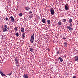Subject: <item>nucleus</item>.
<instances>
[{"mask_svg": "<svg viewBox=\"0 0 78 78\" xmlns=\"http://www.w3.org/2000/svg\"><path fill=\"white\" fill-rule=\"evenodd\" d=\"M2 30L3 32H7V31H8V26L6 25H5Z\"/></svg>", "mask_w": 78, "mask_h": 78, "instance_id": "nucleus-1", "label": "nucleus"}, {"mask_svg": "<svg viewBox=\"0 0 78 78\" xmlns=\"http://www.w3.org/2000/svg\"><path fill=\"white\" fill-rule=\"evenodd\" d=\"M34 34H33L32 35L30 39V41L31 42V43H33V42H34Z\"/></svg>", "mask_w": 78, "mask_h": 78, "instance_id": "nucleus-2", "label": "nucleus"}, {"mask_svg": "<svg viewBox=\"0 0 78 78\" xmlns=\"http://www.w3.org/2000/svg\"><path fill=\"white\" fill-rule=\"evenodd\" d=\"M50 12L51 15H54L55 14V10L53 8H51L50 9Z\"/></svg>", "mask_w": 78, "mask_h": 78, "instance_id": "nucleus-3", "label": "nucleus"}, {"mask_svg": "<svg viewBox=\"0 0 78 78\" xmlns=\"http://www.w3.org/2000/svg\"><path fill=\"white\" fill-rule=\"evenodd\" d=\"M67 28L68 30H69L70 32H72L73 31V28L70 27L69 26L67 27Z\"/></svg>", "mask_w": 78, "mask_h": 78, "instance_id": "nucleus-4", "label": "nucleus"}, {"mask_svg": "<svg viewBox=\"0 0 78 78\" xmlns=\"http://www.w3.org/2000/svg\"><path fill=\"white\" fill-rule=\"evenodd\" d=\"M10 19L12 22H15V20H15V19H14V18L13 17H12V16H11L10 17Z\"/></svg>", "mask_w": 78, "mask_h": 78, "instance_id": "nucleus-5", "label": "nucleus"}, {"mask_svg": "<svg viewBox=\"0 0 78 78\" xmlns=\"http://www.w3.org/2000/svg\"><path fill=\"white\" fill-rule=\"evenodd\" d=\"M68 6L69 5L68 4H66L65 6V9L66 10H68Z\"/></svg>", "mask_w": 78, "mask_h": 78, "instance_id": "nucleus-6", "label": "nucleus"}, {"mask_svg": "<svg viewBox=\"0 0 78 78\" xmlns=\"http://www.w3.org/2000/svg\"><path fill=\"white\" fill-rule=\"evenodd\" d=\"M25 9L26 11H29L30 9V8L28 6H27L25 8Z\"/></svg>", "mask_w": 78, "mask_h": 78, "instance_id": "nucleus-7", "label": "nucleus"}, {"mask_svg": "<svg viewBox=\"0 0 78 78\" xmlns=\"http://www.w3.org/2000/svg\"><path fill=\"white\" fill-rule=\"evenodd\" d=\"M24 78H28V76L27 75V74H25L23 75Z\"/></svg>", "mask_w": 78, "mask_h": 78, "instance_id": "nucleus-8", "label": "nucleus"}, {"mask_svg": "<svg viewBox=\"0 0 78 78\" xmlns=\"http://www.w3.org/2000/svg\"><path fill=\"white\" fill-rule=\"evenodd\" d=\"M0 74H1V75H2V76H6L5 74H3L2 72V71H0Z\"/></svg>", "mask_w": 78, "mask_h": 78, "instance_id": "nucleus-9", "label": "nucleus"}, {"mask_svg": "<svg viewBox=\"0 0 78 78\" xmlns=\"http://www.w3.org/2000/svg\"><path fill=\"white\" fill-rule=\"evenodd\" d=\"M42 22L44 23H46V19H44L42 20Z\"/></svg>", "mask_w": 78, "mask_h": 78, "instance_id": "nucleus-10", "label": "nucleus"}, {"mask_svg": "<svg viewBox=\"0 0 78 78\" xmlns=\"http://www.w3.org/2000/svg\"><path fill=\"white\" fill-rule=\"evenodd\" d=\"M24 30H25V29H24V28L23 27H22L21 28V31L22 33H23V32L24 31Z\"/></svg>", "mask_w": 78, "mask_h": 78, "instance_id": "nucleus-11", "label": "nucleus"}, {"mask_svg": "<svg viewBox=\"0 0 78 78\" xmlns=\"http://www.w3.org/2000/svg\"><path fill=\"white\" fill-rule=\"evenodd\" d=\"M78 56H75V61H78Z\"/></svg>", "mask_w": 78, "mask_h": 78, "instance_id": "nucleus-12", "label": "nucleus"}, {"mask_svg": "<svg viewBox=\"0 0 78 78\" xmlns=\"http://www.w3.org/2000/svg\"><path fill=\"white\" fill-rule=\"evenodd\" d=\"M25 33H23V34H22V36L23 39H24V38H25Z\"/></svg>", "mask_w": 78, "mask_h": 78, "instance_id": "nucleus-13", "label": "nucleus"}, {"mask_svg": "<svg viewBox=\"0 0 78 78\" xmlns=\"http://www.w3.org/2000/svg\"><path fill=\"white\" fill-rule=\"evenodd\" d=\"M64 45L65 47H67V42H66L64 43Z\"/></svg>", "mask_w": 78, "mask_h": 78, "instance_id": "nucleus-14", "label": "nucleus"}, {"mask_svg": "<svg viewBox=\"0 0 78 78\" xmlns=\"http://www.w3.org/2000/svg\"><path fill=\"white\" fill-rule=\"evenodd\" d=\"M58 59L60 60V62H62L63 61V59H62V58L61 57H59L58 58Z\"/></svg>", "mask_w": 78, "mask_h": 78, "instance_id": "nucleus-15", "label": "nucleus"}, {"mask_svg": "<svg viewBox=\"0 0 78 78\" xmlns=\"http://www.w3.org/2000/svg\"><path fill=\"white\" fill-rule=\"evenodd\" d=\"M47 22L48 23V25H49L51 23V22L50 21V20H47Z\"/></svg>", "mask_w": 78, "mask_h": 78, "instance_id": "nucleus-16", "label": "nucleus"}, {"mask_svg": "<svg viewBox=\"0 0 78 78\" xmlns=\"http://www.w3.org/2000/svg\"><path fill=\"white\" fill-rule=\"evenodd\" d=\"M58 25H61V24H62V23L61 21H59L58 22Z\"/></svg>", "mask_w": 78, "mask_h": 78, "instance_id": "nucleus-17", "label": "nucleus"}, {"mask_svg": "<svg viewBox=\"0 0 78 78\" xmlns=\"http://www.w3.org/2000/svg\"><path fill=\"white\" fill-rule=\"evenodd\" d=\"M72 20L71 19L69 20V23H72Z\"/></svg>", "mask_w": 78, "mask_h": 78, "instance_id": "nucleus-18", "label": "nucleus"}, {"mask_svg": "<svg viewBox=\"0 0 78 78\" xmlns=\"http://www.w3.org/2000/svg\"><path fill=\"white\" fill-rule=\"evenodd\" d=\"M66 20H67L66 19H64L62 21L64 22H66Z\"/></svg>", "mask_w": 78, "mask_h": 78, "instance_id": "nucleus-19", "label": "nucleus"}, {"mask_svg": "<svg viewBox=\"0 0 78 78\" xmlns=\"http://www.w3.org/2000/svg\"><path fill=\"white\" fill-rule=\"evenodd\" d=\"M14 30L16 31H17V27H15L14 29Z\"/></svg>", "mask_w": 78, "mask_h": 78, "instance_id": "nucleus-20", "label": "nucleus"}, {"mask_svg": "<svg viewBox=\"0 0 78 78\" xmlns=\"http://www.w3.org/2000/svg\"><path fill=\"white\" fill-rule=\"evenodd\" d=\"M23 16V14H22V13H20L19 14V16L20 17H22Z\"/></svg>", "mask_w": 78, "mask_h": 78, "instance_id": "nucleus-21", "label": "nucleus"}, {"mask_svg": "<svg viewBox=\"0 0 78 78\" xmlns=\"http://www.w3.org/2000/svg\"><path fill=\"white\" fill-rule=\"evenodd\" d=\"M12 72H10V73L9 74H8L7 75H9V76H10V75H11V74H12Z\"/></svg>", "mask_w": 78, "mask_h": 78, "instance_id": "nucleus-22", "label": "nucleus"}, {"mask_svg": "<svg viewBox=\"0 0 78 78\" xmlns=\"http://www.w3.org/2000/svg\"><path fill=\"white\" fill-rule=\"evenodd\" d=\"M32 18H33V16H32L31 15H29V18H30V19H31Z\"/></svg>", "mask_w": 78, "mask_h": 78, "instance_id": "nucleus-23", "label": "nucleus"}, {"mask_svg": "<svg viewBox=\"0 0 78 78\" xmlns=\"http://www.w3.org/2000/svg\"><path fill=\"white\" fill-rule=\"evenodd\" d=\"M15 62H18V60H17V58H15Z\"/></svg>", "mask_w": 78, "mask_h": 78, "instance_id": "nucleus-24", "label": "nucleus"}, {"mask_svg": "<svg viewBox=\"0 0 78 78\" xmlns=\"http://www.w3.org/2000/svg\"><path fill=\"white\" fill-rule=\"evenodd\" d=\"M72 25H73L72 23H70L69 24V27H72Z\"/></svg>", "mask_w": 78, "mask_h": 78, "instance_id": "nucleus-25", "label": "nucleus"}, {"mask_svg": "<svg viewBox=\"0 0 78 78\" xmlns=\"http://www.w3.org/2000/svg\"><path fill=\"white\" fill-rule=\"evenodd\" d=\"M16 36H17V37L19 36V33H16Z\"/></svg>", "mask_w": 78, "mask_h": 78, "instance_id": "nucleus-26", "label": "nucleus"}, {"mask_svg": "<svg viewBox=\"0 0 78 78\" xmlns=\"http://www.w3.org/2000/svg\"><path fill=\"white\" fill-rule=\"evenodd\" d=\"M32 13V12H31V10L29 12V14H31Z\"/></svg>", "mask_w": 78, "mask_h": 78, "instance_id": "nucleus-27", "label": "nucleus"}, {"mask_svg": "<svg viewBox=\"0 0 78 78\" xmlns=\"http://www.w3.org/2000/svg\"><path fill=\"white\" fill-rule=\"evenodd\" d=\"M57 54H58V55H59V54H60V53L59 52V51H58L57 52Z\"/></svg>", "mask_w": 78, "mask_h": 78, "instance_id": "nucleus-28", "label": "nucleus"}, {"mask_svg": "<svg viewBox=\"0 0 78 78\" xmlns=\"http://www.w3.org/2000/svg\"><path fill=\"white\" fill-rule=\"evenodd\" d=\"M18 62H15L16 64V66H17V65H19V64H18Z\"/></svg>", "mask_w": 78, "mask_h": 78, "instance_id": "nucleus-29", "label": "nucleus"}, {"mask_svg": "<svg viewBox=\"0 0 78 78\" xmlns=\"http://www.w3.org/2000/svg\"><path fill=\"white\" fill-rule=\"evenodd\" d=\"M30 51H33V48H30Z\"/></svg>", "mask_w": 78, "mask_h": 78, "instance_id": "nucleus-30", "label": "nucleus"}, {"mask_svg": "<svg viewBox=\"0 0 78 78\" xmlns=\"http://www.w3.org/2000/svg\"><path fill=\"white\" fill-rule=\"evenodd\" d=\"M5 20H8V17H6V18H5Z\"/></svg>", "mask_w": 78, "mask_h": 78, "instance_id": "nucleus-31", "label": "nucleus"}, {"mask_svg": "<svg viewBox=\"0 0 78 78\" xmlns=\"http://www.w3.org/2000/svg\"><path fill=\"white\" fill-rule=\"evenodd\" d=\"M73 78H76V76H73Z\"/></svg>", "mask_w": 78, "mask_h": 78, "instance_id": "nucleus-32", "label": "nucleus"}, {"mask_svg": "<svg viewBox=\"0 0 78 78\" xmlns=\"http://www.w3.org/2000/svg\"><path fill=\"white\" fill-rule=\"evenodd\" d=\"M48 51H50V49H49L48 48Z\"/></svg>", "mask_w": 78, "mask_h": 78, "instance_id": "nucleus-33", "label": "nucleus"}, {"mask_svg": "<svg viewBox=\"0 0 78 78\" xmlns=\"http://www.w3.org/2000/svg\"><path fill=\"white\" fill-rule=\"evenodd\" d=\"M63 39H66V38H63Z\"/></svg>", "mask_w": 78, "mask_h": 78, "instance_id": "nucleus-34", "label": "nucleus"}]
</instances>
